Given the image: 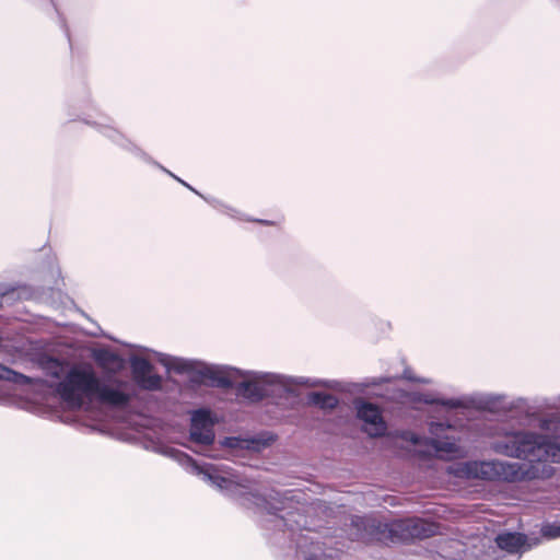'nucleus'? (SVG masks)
I'll return each instance as SVG.
<instances>
[{
  "label": "nucleus",
  "mask_w": 560,
  "mask_h": 560,
  "mask_svg": "<svg viewBox=\"0 0 560 560\" xmlns=\"http://www.w3.org/2000/svg\"><path fill=\"white\" fill-rule=\"evenodd\" d=\"M131 375L136 384L144 390H160L162 377L153 373V364L145 358L133 357L130 361Z\"/></svg>",
  "instance_id": "39448f33"
},
{
  "label": "nucleus",
  "mask_w": 560,
  "mask_h": 560,
  "mask_svg": "<svg viewBox=\"0 0 560 560\" xmlns=\"http://www.w3.org/2000/svg\"><path fill=\"white\" fill-rule=\"evenodd\" d=\"M190 438L194 442L210 445L214 441V432L210 419V411L198 409L192 413Z\"/></svg>",
  "instance_id": "0eeeda50"
},
{
  "label": "nucleus",
  "mask_w": 560,
  "mask_h": 560,
  "mask_svg": "<svg viewBox=\"0 0 560 560\" xmlns=\"http://www.w3.org/2000/svg\"><path fill=\"white\" fill-rule=\"evenodd\" d=\"M468 478L489 481L515 482L524 478V471L518 463L502 460L469 462L462 469Z\"/></svg>",
  "instance_id": "20e7f679"
},
{
  "label": "nucleus",
  "mask_w": 560,
  "mask_h": 560,
  "mask_svg": "<svg viewBox=\"0 0 560 560\" xmlns=\"http://www.w3.org/2000/svg\"><path fill=\"white\" fill-rule=\"evenodd\" d=\"M441 406L447 407L451 409H458L464 407V402L460 399L457 398H450V399H441L438 401Z\"/></svg>",
  "instance_id": "f3484780"
},
{
  "label": "nucleus",
  "mask_w": 560,
  "mask_h": 560,
  "mask_svg": "<svg viewBox=\"0 0 560 560\" xmlns=\"http://www.w3.org/2000/svg\"><path fill=\"white\" fill-rule=\"evenodd\" d=\"M237 394L253 401H259L265 397L264 387L253 381L241 382L236 387Z\"/></svg>",
  "instance_id": "9b49d317"
},
{
  "label": "nucleus",
  "mask_w": 560,
  "mask_h": 560,
  "mask_svg": "<svg viewBox=\"0 0 560 560\" xmlns=\"http://www.w3.org/2000/svg\"><path fill=\"white\" fill-rule=\"evenodd\" d=\"M197 377L194 381L203 382L210 381L211 384L219 388H232L233 382L232 380L223 372L212 368H202L197 371Z\"/></svg>",
  "instance_id": "6e6552de"
},
{
  "label": "nucleus",
  "mask_w": 560,
  "mask_h": 560,
  "mask_svg": "<svg viewBox=\"0 0 560 560\" xmlns=\"http://www.w3.org/2000/svg\"><path fill=\"white\" fill-rule=\"evenodd\" d=\"M57 393L66 402L77 406L82 404V394L96 396L101 402L114 407H124L131 400L129 394L102 384L90 365L71 368L57 385Z\"/></svg>",
  "instance_id": "f03ea898"
},
{
  "label": "nucleus",
  "mask_w": 560,
  "mask_h": 560,
  "mask_svg": "<svg viewBox=\"0 0 560 560\" xmlns=\"http://www.w3.org/2000/svg\"><path fill=\"white\" fill-rule=\"evenodd\" d=\"M357 416L365 423L364 430L370 436L378 438L385 435L387 424L377 405L364 400L358 401Z\"/></svg>",
  "instance_id": "423d86ee"
},
{
  "label": "nucleus",
  "mask_w": 560,
  "mask_h": 560,
  "mask_svg": "<svg viewBox=\"0 0 560 560\" xmlns=\"http://www.w3.org/2000/svg\"><path fill=\"white\" fill-rule=\"evenodd\" d=\"M351 525L357 530L351 533L352 539L364 542H407L415 539L429 538L436 533V526L433 523L418 517L399 520L387 524L369 517L355 516L352 518Z\"/></svg>",
  "instance_id": "f257e3e1"
},
{
  "label": "nucleus",
  "mask_w": 560,
  "mask_h": 560,
  "mask_svg": "<svg viewBox=\"0 0 560 560\" xmlns=\"http://www.w3.org/2000/svg\"><path fill=\"white\" fill-rule=\"evenodd\" d=\"M0 380L18 383V384H28L30 378L19 372H15L2 364H0Z\"/></svg>",
  "instance_id": "ddd939ff"
},
{
  "label": "nucleus",
  "mask_w": 560,
  "mask_h": 560,
  "mask_svg": "<svg viewBox=\"0 0 560 560\" xmlns=\"http://www.w3.org/2000/svg\"><path fill=\"white\" fill-rule=\"evenodd\" d=\"M249 222H256L265 226H277L283 221V215L281 213H277L273 220H264V219H247Z\"/></svg>",
  "instance_id": "2eb2a0df"
},
{
  "label": "nucleus",
  "mask_w": 560,
  "mask_h": 560,
  "mask_svg": "<svg viewBox=\"0 0 560 560\" xmlns=\"http://www.w3.org/2000/svg\"><path fill=\"white\" fill-rule=\"evenodd\" d=\"M553 536H560V526L556 528V534Z\"/></svg>",
  "instance_id": "412c9836"
},
{
  "label": "nucleus",
  "mask_w": 560,
  "mask_h": 560,
  "mask_svg": "<svg viewBox=\"0 0 560 560\" xmlns=\"http://www.w3.org/2000/svg\"><path fill=\"white\" fill-rule=\"evenodd\" d=\"M499 454L528 462H560V446L533 432H512L493 446Z\"/></svg>",
  "instance_id": "7ed1b4c3"
},
{
  "label": "nucleus",
  "mask_w": 560,
  "mask_h": 560,
  "mask_svg": "<svg viewBox=\"0 0 560 560\" xmlns=\"http://www.w3.org/2000/svg\"><path fill=\"white\" fill-rule=\"evenodd\" d=\"M172 369L177 373H190L194 370V365L188 361H177L172 365Z\"/></svg>",
  "instance_id": "dca6fc26"
},
{
  "label": "nucleus",
  "mask_w": 560,
  "mask_h": 560,
  "mask_svg": "<svg viewBox=\"0 0 560 560\" xmlns=\"http://www.w3.org/2000/svg\"><path fill=\"white\" fill-rule=\"evenodd\" d=\"M100 366L105 368L108 364L120 363L121 360L118 354L110 351H102L96 355Z\"/></svg>",
  "instance_id": "4468645a"
},
{
  "label": "nucleus",
  "mask_w": 560,
  "mask_h": 560,
  "mask_svg": "<svg viewBox=\"0 0 560 560\" xmlns=\"http://www.w3.org/2000/svg\"><path fill=\"white\" fill-rule=\"evenodd\" d=\"M272 441H250V442H247V445L246 447L247 448H255V450H258L259 447L261 446H267L271 443Z\"/></svg>",
  "instance_id": "6ab92c4d"
},
{
  "label": "nucleus",
  "mask_w": 560,
  "mask_h": 560,
  "mask_svg": "<svg viewBox=\"0 0 560 560\" xmlns=\"http://www.w3.org/2000/svg\"><path fill=\"white\" fill-rule=\"evenodd\" d=\"M308 401L322 409H334L338 405V398L328 393L313 392L308 395Z\"/></svg>",
  "instance_id": "f8f14e48"
},
{
  "label": "nucleus",
  "mask_w": 560,
  "mask_h": 560,
  "mask_svg": "<svg viewBox=\"0 0 560 560\" xmlns=\"http://www.w3.org/2000/svg\"><path fill=\"white\" fill-rule=\"evenodd\" d=\"M402 439L406 440V441H409L413 444H420L421 443V438L418 436L417 434L412 433V432H405L402 434Z\"/></svg>",
  "instance_id": "a211bd4d"
},
{
  "label": "nucleus",
  "mask_w": 560,
  "mask_h": 560,
  "mask_svg": "<svg viewBox=\"0 0 560 560\" xmlns=\"http://www.w3.org/2000/svg\"><path fill=\"white\" fill-rule=\"evenodd\" d=\"M424 444L433 450L434 455L439 457H442L443 454H445L448 455V458H453L459 451V447L456 445V443L454 441H450L448 439H425Z\"/></svg>",
  "instance_id": "9d476101"
},
{
  "label": "nucleus",
  "mask_w": 560,
  "mask_h": 560,
  "mask_svg": "<svg viewBox=\"0 0 560 560\" xmlns=\"http://www.w3.org/2000/svg\"><path fill=\"white\" fill-rule=\"evenodd\" d=\"M241 443L240 441H228L226 444L229 446H232V447H235V446H241Z\"/></svg>",
  "instance_id": "aec40b11"
},
{
  "label": "nucleus",
  "mask_w": 560,
  "mask_h": 560,
  "mask_svg": "<svg viewBox=\"0 0 560 560\" xmlns=\"http://www.w3.org/2000/svg\"><path fill=\"white\" fill-rule=\"evenodd\" d=\"M526 535L521 533H504L495 538L497 546L509 553L518 552L526 544Z\"/></svg>",
  "instance_id": "1a4fd4ad"
}]
</instances>
